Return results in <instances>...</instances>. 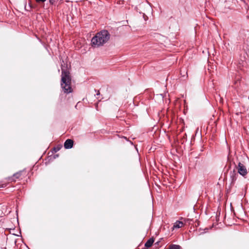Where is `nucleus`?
Here are the masks:
<instances>
[{"instance_id": "1", "label": "nucleus", "mask_w": 249, "mask_h": 249, "mask_svg": "<svg viewBox=\"0 0 249 249\" xmlns=\"http://www.w3.org/2000/svg\"><path fill=\"white\" fill-rule=\"evenodd\" d=\"M61 69V87L65 93H71L72 92V89L71 88V79L70 72L67 70H65L62 66Z\"/></svg>"}, {"instance_id": "2", "label": "nucleus", "mask_w": 249, "mask_h": 249, "mask_svg": "<svg viewBox=\"0 0 249 249\" xmlns=\"http://www.w3.org/2000/svg\"><path fill=\"white\" fill-rule=\"evenodd\" d=\"M109 38V34L106 30L97 33L91 39L93 46L99 47L106 43Z\"/></svg>"}, {"instance_id": "3", "label": "nucleus", "mask_w": 249, "mask_h": 249, "mask_svg": "<svg viewBox=\"0 0 249 249\" xmlns=\"http://www.w3.org/2000/svg\"><path fill=\"white\" fill-rule=\"evenodd\" d=\"M238 172L242 176H244L247 174V170L246 167L241 162H239L237 167Z\"/></svg>"}, {"instance_id": "4", "label": "nucleus", "mask_w": 249, "mask_h": 249, "mask_svg": "<svg viewBox=\"0 0 249 249\" xmlns=\"http://www.w3.org/2000/svg\"><path fill=\"white\" fill-rule=\"evenodd\" d=\"M73 142L71 139L67 140L64 143V147L66 149H70L72 147Z\"/></svg>"}, {"instance_id": "5", "label": "nucleus", "mask_w": 249, "mask_h": 249, "mask_svg": "<svg viewBox=\"0 0 249 249\" xmlns=\"http://www.w3.org/2000/svg\"><path fill=\"white\" fill-rule=\"evenodd\" d=\"M183 225H184V223L182 222L178 221L174 223L173 228V229L180 228L182 227L183 226Z\"/></svg>"}, {"instance_id": "6", "label": "nucleus", "mask_w": 249, "mask_h": 249, "mask_svg": "<svg viewBox=\"0 0 249 249\" xmlns=\"http://www.w3.org/2000/svg\"><path fill=\"white\" fill-rule=\"evenodd\" d=\"M154 240L152 238L149 239L145 244V246L147 248L151 247L154 242Z\"/></svg>"}, {"instance_id": "7", "label": "nucleus", "mask_w": 249, "mask_h": 249, "mask_svg": "<svg viewBox=\"0 0 249 249\" xmlns=\"http://www.w3.org/2000/svg\"><path fill=\"white\" fill-rule=\"evenodd\" d=\"M169 249H181V248L178 245H173L171 246Z\"/></svg>"}, {"instance_id": "8", "label": "nucleus", "mask_w": 249, "mask_h": 249, "mask_svg": "<svg viewBox=\"0 0 249 249\" xmlns=\"http://www.w3.org/2000/svg\"><path fill=\"white\" fill-rule=\"evenodd\" d=\"M46 0H36V1L38 2H44Z\"/></svg>"}]
</instances>
